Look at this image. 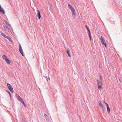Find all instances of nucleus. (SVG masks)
I'll list each match as a JSON object with an SVG mask.
<instances>
[{"label":"nucleus","instance_id":"nucleus-17","mask_svg":"<svg viewBox=\"0 0 122 122\" xmlns=\"http://www.w3.org/2000/svg\"><path fill=\"white\" fill-rule=\"evenodd\" d=\"M16 97H17V98H18V99L19 100V99H20L21 98V97H20V96L18 95H17L16 96Z\"/></svg>","mask_w":122,"mask_h":122},{"label":"nucleus","instance_id":"nucleus-14","mask_svg":"<svg viewBox=\"0 0 122 122\" xmlns=\"http://www.w3.org/2000/svg\"><path fill=\"white\" fill-rule=\"evenodd\" d=\"M107 111L108 113H109L110 112V111L109 108V106L107 107Z\"/></svg>","mask_w":122,"mask_h":122},{"label":"nucleus","instance_id":"nucleus-16","mask_svg":"<svg viewBox=\"0 0 122 122\" xmlns=\"http://www.w3.org/2000/svg\"><path fill=\"white\" fill-rule=\"evenodd\" d=\"M1 35L3 37L6 38V36H7L6 35H5L2 32L1 33Z\"/></svg>","mask_w":122,"mask_h":122},{"label":"nucleus","instance_id":"nucleus-21","mask_svg":"<svg viewBox=\"0 0 122 122\" xmlns=\"http://www.w3.org/2000/svg\"><path fill=\"white\" fill-rule=\"evenodd\" d=\"M19 45V49H20L22 48V47L21 46L20 44Z\"/></svg>","mask_w":122,"mask_h":122},{"label":"nucleus","instance_id":"nucleus-15","mask_svg":"<svg viewBox=\"0 0 122 122\" xmlns=\"http://www.w3.org/2000/svg\"><path fill=\"white\" fill-rule=\"evenodd\" d=\"M85 27H86V28L87 31H88L89 33H90L91 32L90 31V30L89 28H88V27L87 26V25H86L85 26Z\"/></svg>","mask_w":122,"mask_h":122},{"label":"nucleus","instance_id":"nucleus-24","mask_svg":"<svg viewBox=\"0 0 122 122\" xmlns=\"http://www.w3.org/2000/svg\"><path fill=\"white\" fill-rule=\"evenodd\" d=\"M21 103H23V104L24 105V106H25V103H24V101H23V102H21Z\"/></svg>","mask_w":122,"mask_h":122},{"label":"nucleus","instance_id":"nucleus-8","mask_svg":"<svg viewBox=\"0 0 122 122\" xmlns=\"http://www.w3.org/2000/svg\"><path fill=\"white\" fill-rule=\"evenodd\" d=\"M2 58L5 61L8 58L7 56L4 55L2 56Z\"/></svg>","mask_w":122,"mask_h":122},{"label":"nucleus","instance_id":"nucleus-18","mask_svg":"<svg viewBox=\"0 0 122 122\" xmlns=\"http://www.w3.org/2000/svg\"><path fill=\"white\" fill-rule=\"evenodd\" d=\"M89 37L90 39V40H91V33H89Z\"/></svg>","mask_w":122,"mask_h":122},{"label":"nucleus","instance_id":"nucleus-12","mask_svg":"<svg viewBox=\"0 0 122 122\" xmlns=\"http://www.w3.org/2000/svg\"><path fill=\"white\" fill-rule=\"evenodd\" d=\"M5 38L7 39L11 42L12 43L13 42L12 39L9 37L7 36Z\"/></svg>","mask_w":122,"mask_h":122},{"label":"nucleus","instance_id":"nucleus-7","mask_svg":"<svg viewBox=\"0 0 122 122\" xmlns=\"http://www.w3.org/2000/svg\"><path fill=\"white\" fill-rule=\"evenodd\" d=\"M67 51V53L70 57H71V55L70 54V51L69 49H67L66 50Z\"/></svg>","mask_w":122,"mask_h":122},{"label":"nucleus","instance_id":"nucleus-3","mask_svg":"<svg viewBox=\"0 0 122 122\" xmlns=\"http://www.w3.org/2000/svg\"><path fill=\"white\" fill-rule=\"evenodd\" d=\"M97 84L98 87V89L100 90L102 88V83L100 81H98V80H97Z\"/></svg>","mask_w":122,"mask_h":122},{"label":"nucleus","instance_id":"nucleus-4","mask_svg":"<svg viewBox=\"0 0 122 122\" xmlns=\"http://www.w3.org/2000/svg\"><path fill=\"white\" fill-rule=\"evenodd\" d=\"M7 87L9 89V90L12 92H14L13 90V87H12L11 85L10 84L7 83Z\"/></svg>","mask_w":122,"mask_h":122},{"label":"nucleus","instance_id":"nucleus-10","mask_svg":"<svg viewBox=\"0 0 122 122\" xmlns=\"http://www.w3.org/2000/svg\"><path fill=\"white\" fill-rule=\"evenodd\" d=\"M19 51L21 53V54H22V55L24 56V55L23 53V51L22 50V48L19 49Z\"/></svg>","mask_w":122,"mask_h":122},{"label":"nucleus","instance_id":"nucleus-1","mask_svg":"<svg viewBox=\"0 0 122 122\" xmlns=\"http://www.w3.org/2000/svg\"><path fill=\"white\" fill-rule=\"evenodd\" d=\"M68 5L69 8L71 11L72 14L75 16L76 15L75 11L74 8L71 5H70L69 4H68Z\"/></svg>","mask_w":122,"mask_h":122},{"label":"nucleus","instance_id":"nucleus-5","mask_svg":"<svg viewBox=\"0 0 122 122\" xmlns=\"http://www.w3.org/2000/svg\"><path fill=\"white\" fill-rule=\"evenodd\" d=\"M37 11V17L38 19L39 20L41 18V16L40 14V11L39 10H38Z\"/></svg>","mask_w":122,"mask_h":122},{"label":"nucleus","instance_id":"nucleus-19","mask_svg":"<svg viewBox=\"0 0 122 122\" xmlns=\"http://www.w3.org/2000/svg\"><path fill=\"white\" fill-rule=\"evenodd\" d=\"M19 100L21 102H22L23 101L22 98L21 97L20 98V99H19Z\"/></svg>","mask_w":122,"mask_h":122},{"label":"nucleus","instance_id":"nucleus-23","mask_svg":"<svg viewBox=\"0 0 122 122\" xmlns=\"http://www.w3.org/2000/svg\"><path fill=\"white\" fill-rule=\"evenodd\" d=\"M105 104L107 106V107H109V106L108 105V104L106 103H105Z\"/></svg>","mask_w":122,"mask_h":122},{"label":"nucleus","instance_id":"nucleus-2","mask_svg":"<svg viewBox=\"0 0 122 122\" xmlns=\"http://www.w3.org/2000/svg\"><path fill=\"white\" fill-rule=\"evenodd\" d=\"M100 40L102 45H104L105 46L106 48L107 44L105 42V40L103 39V38L102 36H101Z\"/></svg>","mask_w":122,"mask_h":122},{"label":"nucleus","instance_id":"nucleus-11","mask_svg":"<svg viewBox=\"0 0 122 122\" xmlns=\"http://www.w3.org/2000/svg\"><path fill=\"white\" fill-rule=\"evenodd\" d=\"M6 63L9 64H10L11 63V61H10L9 60V58H8V59H7L5 61Z\"/></svg>","mask_w":122,"mask_h":122},{"label":"nucleus","instance_id":"nucleus-22","mask_svg":"<svg viewBox=\"0 0 122 122\" xmlns=\"http://www.w3.org/2000/svg\"><path fill=\"white\" fill-rule=\"evenodd\" d=\"M99 77L100 78V79L101 80V81H102V77L100 75H99Z\"/></svg>","mask_w":122,"mask_h":122},{"label":"nucleus","instance_id":"nucleus-20","mask_svg":"<svg viewBox=\"0 0 122 122\" xmlns=\"http://www.w3.org/2000/svg\"><path fill=\"white\" fill-rule=\"evenodd\" d=\"M44 116L45 117V118H46V117H47V115H46L45 114V113H44Z\"/></svg>","mask_w":122,"mask_h":122},{"label":"nucleus","instance_id":"nucleus-6","mask_svg":"<svg viewBox=\"0 0 122 122\" xmlns=\"http://www.w3.org/2000/svg\"><path fill=\"white\" fill-rule=\"evenodd\" d=\"M99 105L100 106H101V107L103 109H105V108L104 107L103 105L102 104V103H101V102H99Z\"/></svg>","mask_w":122,"mask_h":122},{"label":"nucleus","instance_id":"nucleus-13","mask_svg":"<svg viewBox=\"0 0 122 122\" xmlns=\"http://www.w3.org/2000/svg\"><path fill=\"white\" fill-rule=\"evenodd\" d=\"M5 22L6 24V25L9 26L10 28H12L11 26V25L9 23L7 22V21H5Z\"/></svg>","mask_w":122,"mask_h":122},{"label":"nucleus","instance_id":"nucleus-9","mask_svg":"<svg viewBox=\"0 0 122 122\" xmlns=\"http://www.w3.org/2000/svg\"><path fill=\"white\" fill-rule=\"evenodd\" d=\"M3 28L5 30H6L8 31V32H9V29L6 26L4 25L3 26Z\"/></svg>","mask_w":122,"mask_h":122},{"label":"nucleus","instance_id":"nucleus-25","mask_svg":"<svg viewBox=\"0 0 122 122\" xmlns=\"http://www.w3.org/2000/svg\"><path fill=\"white\" fill-rule=\"evenodd\" d=\"M8 92L9 95L10 96H11V94H10V92L9 91H8Z\"/></svg>","mask_w":122,"mask_h":122},{"label":"nucleus","instance_id":"nucleus-26","mask_svg":"<svg viewBox=\"0 0 122 122\" xmlns=\"http://www.w3.org/2000/svg\"><path fill=\"white\" fill-rule=\"evenodd\" d=\"M104 102L105 103H106V102H105V101H104Z\"/></svg>","mask_w":122,"mask_h":122}]
</instances>
